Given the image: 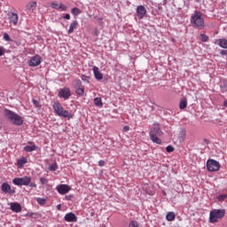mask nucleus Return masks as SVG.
Instances as JSON below:
<instances>
[{
  "label": "nucleus",
  "instance_id": "obj_1",
  "mask_svg": "<svg viewBox=\"0 0 227 227\" xmlns=\"http://www.w3.org/2000/svg\"><path fill=\"white\" fill-rule=\"evenodd\" d=\"M190 22L195 29H205V18H203V13L200 11H195L192 15Z\"/></svg>",
  "mask_w": 227,
  "mask_h": 227
},
{
  "label": "nucleus",
  "instance_id": "obj_2",
  "mask_svg": "<svg viewBox=\"0 0 227 227\" xmlns=\"http://www.w3.org/2000/svg\"><path fill=\"white\" fill-rule=\"evenodd\" d=\"M4 116L12 125H16V127H20L24 123V118L22 116L9 109L4 110Z\"/></svg>",
  "mask_w": 227,
  "mask_h": 227
},
{
  "label": "nucleus",
  "instance_id": "obj_3",
  "mask_svg": "<svg viewBox=\"0 0 227 227\" xmlns=\"http://www.w3.org/2000/svg\"><path fill=\"white\" fill-rule=\"evenodd\" d=\"M150 139L153 143H156V145H161L162 140L159 138V136H162V130H160V125L159 123H154L151 131L149 133Z\"/></svg>",
  "mask_w": 227,
  "mask_h": 227
},
{
  "label": "nucleus",
  "instance_id": "obj_4",
  "mask_svg": "<svg viewBox=\"0 0 227 227\" xmlns=\"http://www.w3.org/2000/svg\"><path fill=\"white\" fill-rule=\"evenodd\" d=\"M52 107L57 116H60L62 118H68V120H70V118H74V116L72 115V114H70V112L63 108V106H61V103L55 102Z\"/></svg>",
  "mask_w": 227,
  "mask_h": 227
},
{
  "label": "nucleus",
  "instance_id": "obj_5",
  "mask_svg": "<svg viewBox=\"0 0 227 227\" xmlns=\"http://www.w3.org/2000/svg\"><path fill=\"white\" fill-rule=\"evenodd\" d=\"M226 214V210L224 209H213L209 213V220L208 222L211 223L212 224L215 223H219L223 217H224Z\"/></svg>",
  "mask_w": 227,
  "mask_h": 227
},
{
  "label": "nucleus",
  "instance_id": "obj_6",
  "mask_svg": "<svg viewBox=\"0 0 227 227\" xmlns=\"http://www.w3.org/2000/svg\"><path fill=\"white\" fill-rule=\"evenodd\" d=\"M12 184H14V185H29V184H31V176H23V177H16L12 180Z\"/></svg>",
  "mask_w": 227,
  "mask_h": 227
},
{
  "label": "nucleus",
  "instance_id": "obj_7",
  "mask_svg": "<svg viewBox=\"0 0 227 227\" xmlns=\"http://www.w3.org/2000/svg\"><path fill=\"white\" fill-rule=\"evenodd\" d=\"M221 165L215 160L209 159L207 161V169L209 171H219Z\"/></svg>",
  "mask_w": 227,
  "mask_h": 227
},
{
  "label": "nucleus",
  "instance_id": "obj_8",
  "mask_svg": "<svg viewBox=\"0 0 227 227\" xmlns=\"http://www.w3.org/2000/svg\"><path fill=\"white\" fill-rule=\"evenodd\" d=\"M58 97L64 98V100H68L72 97V92H70L69 88L64 87L59 90Z\"/></svg>",
  "mask_w": 227,
  "mask_h": 227
},
{
  "label": "nucleus",
  "instance_id": "obj_9",
  "mask_svg": "<svg viewBox=\"0 0 227 227\" xmlns=\"http://www.w3.org/2000/svg\"><path fill=\"white\" fill-rule=\"evenodd\" d=\"M137 17H138L140 20H143V19L146 17V7L144 5H138L137 7Z\"/></svg>",
  "mask_w": 227,
  "mask_h": 227
},
{
  "label": "nucleus",
  "instance_id": "obj_10",
  "mask_svg": "<svg viewBox=\"0 0 227 227\" xmlns=\"http://www.w3.org/2000/svg\"><path fill=\"white\" fill-rule=\"evenodd\" d=\"M10 24L19 26V14L15 12H8L7 14Z\"/></svg>",
  "mask_w": 227,
  "mask_h": 227
},
{
  "label": "nucleus",
  "instance_id": "obj_11",
  "mask_svg": "<svg viewBox=\"0 0 227 227\" xmlns=\"http://www.w3.org/2000/svg\"><path fill=\"white\" fill-rule=\"evenodd\" d=\"M42 63V57L35 55L32 57L28 62L29 67H38Z\"/></svg>",
  "mask_w": 227,
  "mask_h": 227
},
{
  "label": "nucleus",
  "instance_id": "obj_12",
  "mask_svg": "<svg viewBox=\"0 0 227 227\" xmlns=\"http://www.w3.org/2000/svg\"><path fill=\"white\" fill-rule=\"evenodd\" d=\"M59 194H68L70 192V186L67 184H59L56 187Z\"/></svg>",
  "mask_w": 227,
  "mask_h": 227
},
{
  "label": "nucleus",
  "instance_id": "obj_13",
  "mask_svg": "<svg viewBox=\"0 0 227 227\" xmlns=\"http://www.w3.org/2000/svg\"><path fill=\"white\" fill-rule=\"evenodd\" d=\"M1 189L3 192L8 193V194H15V188H12L8 183H3Z\"/></svg>",
  "mask_w": 227,
  "mask_h": 227
},
{
  "label": "nucleus",
  "instance_id": "obj_14",
  "mask_svg": "<svg viewBox=\"0 0 227 227\" xmlns=\"http://www.w3.org/2000/svg\"><path fill=\"white\" fill-rule=\"evenodd\" d=\"M12 212H15V214H19L22 212V206L19 202H12L11 204Z\"/></svg>",
  "mask_w": 227,
  "mask_h": 227
},
{
  "label": "nucleus",
  "instance_id": "obj_15",
  "mask_svg": "<svg viewBox=\"0 0 227 227\" xmlns=\"http://www.w3.org/2000/svg\"><path fill=\"white\" fill-rule=\"evenodd\" d=\"M64 220L67 223H77V217H76L75 214H74L72 212L66 214V215L64 216Z\"/></svg>",
  "mask_w": 227,
  "mask_h": 227
},
{
  "label": "nucleus",
  "instance_id": "obj_16",
  "mask_svg": "<svg viewBox=\"0 0 227 227\" xmlns=\"http://www.w3.org/2000/svg\"><path fill=\"white\" fill-rule=\"evenodd\" d=\"M92 70H93L94 77L95 79H97V81H102V79H104V74L100 73V69H98V67L94 66Z\"/></svg>",
  "mask_w": 227,
  "mask_h": 227
},
{
  "label": "nucleus",
  "instance_id": "obj_17",
  "mask_svg": "<svg viewBox=\"0 0 227 227\" xmlns=\"http://www.w3.org/2000/svg\"><path fill=\"white\" fill-rule=\"evenodd\" d=\"M35 10H36V2H30L26 6V12L28 15L31 14L32 12H35Z\"/></svg>",
  "mask_w": 227,
  "mask_h": 227
},
{
  "label": "nucleus",
  "instance_id": "obj_18",
  "mask_svg": "<svg viewBox=\"0 0 227 227\" xmlns=\"http://www.w3.org/2000/svg\"><path fill=\"white\" fill-rule=\"evenodd\" d=\"M215 45H219V47H222V49H227V39H215Z\"/></svg>",
  "mask_w": 227,
  "mask_h": 227
},
{
  "label": "nucleus",
  "instance_id": "obj_19",
  "mask_svg": "<svg viewBox=\"0 0 227 227\" xmlns=\"http://www.w3.org/2000/svg\"><path fill=\"white\" fill-rule=\"evenodd\" d=\"M79 23L77 22V20H74L69 27V29L67 31L68 35H72V33H74V29H75V27H77V25Z\"/></svg>",
  "mask_w": 227,
  "mask_h": 227
},
{
  "label": "nucleus",
  "instance_id": "obj_20",
  "mask_svg": "<svg viewBox=\"0 0 227 227\" xmlns=\"http://www.w3.org/2000/svg\"><path fill=\"white\" fill-rule=\"evenodd\" d=\"M176 218V215H175V212H168L166 215V219L167 221H175V219Z\"/></svg>",
  "mask_w": 227,
  "mask_h": 227
},
{
  "label": "nucleus",
  "instance_id": "obj_21",
  "mask_svg": "<svg viewBox=\"0 0 227 227\" xmlns=\"http://www.w3.org/2000/svg\"><path fill=\"white\" fill-rule=\"evenodd\" d=\"M73 86L75 90L79 89V88H82V82L79 79L74 80L73 82Z\"/></svg>",
  "mask_w": 227,
  "mask_h": 227
},
{
  "label": "nucleus",
  "instance_id": "obj_22",
  "mask_svg": "<svg viewBox=\"0 0 227 227\" xmlns=\"http://www.w3.org/2000/svg\"><path fill=\"white\" fill-rule=\"evenodd\" d=\"M94 104L95 106H97V107H102V106H104V104L102 103V98H95Z\"/></svg>",
  "mask_w": 227,
  "mask_h": 227
},
{
  "label": "nucleus",
  "instance_id": "obj_23",
  "mask_svg": "<svg viewBox=\"0 0 227 227\" xmlns=\"http://www.w3.org/2000/svg\"><path fill=\"white\" fill-rule=\"evenodd\" d=\"M185 107H187V99L183 98L179 103V109H185Z\"/></svg>",
  "mask_w": 227,
  "mask_h": 227
},
{
  "label": "nucleus",
  "instance_id": "obj_24",
  "mask_svg": "<svg viewBox=\"0 0 227 227\" xmlns=\"http://www.w3.org/2000/svg\"><path fill=\"white\" fill-rule=\"evenodd\" d=\"M24 150H25V152H28V153L35 152V150H36V146L35 145H26L24 147Z\"/></svg>",
  "mask_w": 227,
  "mask_h": 227
},
{
  "label": "nucleus",
  "instance_id": "obj_25",
  "mask_svg": "<svg viewBox=\"0 0 227 227\" xmlns=\"http://www.w3.org/2000/svg\"><path fill=\"white\" fill-rule=\"evenodd\" d=\"M76 95H79L80 97H84V86L80 87L79 89H75Z\"/></svg>",
  "mask_w": 227,
  "mask_h": 227
},
{
  "label": "nucleus",
  "instance_id": "obj_26",
  "mask_svg": "<svg viewBox=\"0 0 227 227\" xmlns=\"http://www.w3.org/2000/svg\"><path fill=\"white\" fill-rule=\"evenodd\" d=\"M71 13L73 15H74L75 17H77V15H81V10L77 7H74L72 10H71Z\"/></svg>",
  "mask_w": 227,
  "mask_h": 227
},
{
  "label": "nucleus",
  "instance_id": "obj_27",
  "mask_svg": "<svg viewBox=\"0 0 227 227\" xmlns=\"http://www.w3.org/2000/svg\"><path fill=\"white\" fill-rule=\"evenodd\" d=\"M27 162V160L26 158H22L18 160V168H22L24 164Z\"/></svg>",
  "mask_w": 227,
  "mask_h": 227
},
{
  "label": "nucleus",
  "instance_id": "obj_28",
  "mask_svg": "<svg viewBox=\"0 0 227 227\" xmlns=\"http://www.w3.org/2000/svg\"><path fill=\"white\" fill-rule=\"evenodd\" d=\"M128 227H139V223L137 221H130Z\"/></svg>",
  "mask_w": 227,
  "mask_h": 227
},
{
  "label": "nucleus",
  "instance_id": "obj_29",
  "mask_svg": "<svg viewBox=\"0 0 227 227\" xmlns=\"http://www.w3.org/2000/svg\"><path fill=\"white\" fill-rule=\"evenodd\" d=\"M179 139L180 141H184L185 139V130L182 129L179 134Z\"/></svg>",
  "mask_w": 227,
  "mask_h": 227
},
{
  "label": "nucleus",
  "instance_id": "obj_30",
  "mask_svg": "<svg viewBox=\"0 0 227 227\" xmlns=\"http://www.w3.org/2000/svg\"><path fill=\"white\" fill-rule=\"evenodd\" d=\"M32 102H33L35 107H36L37 109H40L42 107V106L40 105V101H38L36 99H32Z\"/></svg>",
  "mask_w": 227,
  "mask_h": 227
},
{
  "label": "nucleus",
  "instance_id": "obj_31",
  "mask_svg": "<svg viewBox=\"0 0 227 227\" xmlns=\"http://www.w3.org/2000/svg\"><path fill=\"white\" fill-rule=\"evenodd\" d=\"M58 169V163H53L49 167L50 171H56Z\"/></svg>",
  "mask_w": 227,
  "mask_h": 227
},
{
  "label": "nucleus",
  "instance_id": "obj_32",
  "mask_svg": "<svg viewBox=\"0 0 227 227\" xmlns=\"http://www.w3.org/2000/svg\"><path fill=\"white\" fill-rule=\"evenodd\" d=\"M200 40L202 42H208V35H207L205 34H200Z\"/></svg>",
  "mask_w": 227,
  "mask_h": 227
},
{
  "label": "nucleus",
  "instance_id": "obj_33",
  "mask_svg": "<svg viewBox=\"0 0 227 227\" xmlns=\"http://www.w3.org/2000/svg\"><path fill=\"white\" fill-rule=\"evenodd\" d=\"M81 79H82V81H83L84 82L90 83V76L82 74Z\"/></svg>",
  "mask_w": 227,
  "mask_h": 227
},
{
  "label": "nucleus",
  "instance_id": "obj_34",
  "mask_svg": "<svg viewBox=\"0 0 227 227\" xmlns=\"http://www.w3.org/2000/svg\"><path fill=\"white\" fill-rule=\"evenodd\" d=\"M40 182H41V184H43V185H47V184H49V179H47L45 177H41Z\"/></svg>",
  "mask_w": 227,
  "mask_h": 227
},
{
  "label": "nucleus",
  "instance_id": "obj_35",
  "mask_svg": "<svg viewBox=\"0 0 227 227\" xmlns=\"http://www.w3.org/2000/svg\"><path fill=\"white\" fill-rule=\"evenodd\" d=\"M59 10H61L62 12H67V5H65L63 4H59Z\"/></svg>",
  "mask_w": 227,
  "mask_h": 227
},
{
  "label": "nucleus",
  "instance_id": "obj_36",
  "mask_svg": "<svg viewBox=\"0 0 227 227\" xmlns=\"http://www.w3.org/2000/svg\"><path fill=\"white\" fill-rule=\"evenodd\" d=\"M51 6L53 10H59V4L58 3H51Z\"/></svg>",
  "mask_w": 227,
  "mask_h": 227
},
{
  "label": "nucleus",
  "instance_id": "obj_37",
  "mask_svg": "<svg viewBox=\"0 0 227 227\" xmlns=\"http://www.w3.org/2000/svg\"><path fill=\"white\" fill-rule=\"evenodd\" d=\"M166 150L168 153H171V152H175V147H173L172 145H168L166 147Z\"/></svg>",
  "mask_w": 227,
  "mask_h": 227
},
{
  "label": "nucleus",
  "instance_id": "obj_38",
  "mask_svg": "<svg viewBox=\"0 0 227 227\" xmlns=\"http://www.w3.org/2000/svg\"><path fill=\"white\" fill-rule=\"evenodd\" d=\"M227 195L226 194H221L218 196V201H224L226 200Z\"/></svg>",
  "mask_w": 227,
  "mask_h": 227
},
{
  "label": "nucleus",
  "instance_id": "obj_39",
  "mask_svg": "<svg viewBox=\"0 0 227 227\" xmlns=\"http://www.w3.org/2000/svg\"><path fill=\"white\" fill-rule=\"evenodd\" d=\"M4 40H5V42H10L12 39L10 38V35L7 33H4Z\"/></svg>",
  "mask_w": 227,
  "mask_h": 227
},
{
  "label": "nucleus",
  "instance_id": "obj_40",
  "mask_svg": "<svg viewBox=\"0 0 227 227\" xmlns=\"http://www.w3.org/2000/svg\"><path fill=\"white\" fill-rule=\"evenodd\" d=\"M36 201L39 205H43L45 203V199L37 198Z\"/></svg>",
  "mask_w": 227,
  "mask_h": 227
},
{
  "label": "nucleus",
  "instance_id": "obj_41",
  "mask_svg": "<svg viewBox=\"0 0 227 227\" xmlns=\"http://www.w3.org/2000/svg\"><path fill=\"white\" fill-rule=\"evenodd\" d=\"M98 166H100V168H104V166H106V161L104 160H100L98 161Z\"/></svg>",
  "mask_w": 227,
  "mask_h": 227
},
{
  "label": "nucleus",
  "instance_id": "obj_42",
  "mask_svg": "<svg viewBox=\"0 0 227 227\" xmlns=\"http://www.w3.org/2000/svg\"><path fill=\"white\" fill-rule=\"evenodd\" d=\"M4 52H5L4 47L0 46V57L4 56Z\"/></svg>",
  "mask_w": 227,
  "mask_h": 227
},
{
  "label": "nucleus",
  "instance_id": "obj_43",
  "mask_svg": "<svg viewBox=\"0 0 227 227\" xmlns=\"http://www.w3.org/2000/svg\"><path fill=\"white\" fill-rule=\"evenodd\" d=\"M221 56H227V50H222L220 51Z\"/></svg>",
  "mask_w": 227,
  "mask_h": 227
},
{
  "label": "nucleus",
  "instance_id": "obj_44",
  "mask_svg": "<svg viewBox=\"0 0 227 227\" xmlns=\"http://www.w3.org/2000/svg\"><path fill=\"white\" fill-rule=\"evenodd\" d=\"M122 130L123 132H129V130H130V128L129 126H124Z\"/></svg>",
  "mask_w": 227,
  "mask_h": 227
},
{
  "label": "nucleus",
  "instance_id": "obj_45",
  "mask_svg": "<svg viewBox=\"0 0 227 227\" xmlns=\"http://www.w3.org/2000/svg\"><path fill=\"white\" fill-rule=\"evenodd\" d=\"M63 19H66L67 20H70V15L68 13H67Z\"/></svg>",
  "mask_w": 227,
  "mask_h": 227
},
{
  "label": "nucleus",
  "instance_id": "obj_46",
  "mask_svg": "<svg viewBox=\"0 0 227 227\" xmlns=\"http://www.w3.org/2000/svg\"><path fill=\"white\" fill-rule=\"evenodd\" d=\"M28 185H29V187H34V188L36 187V184H35V183H30Z\"/></svg>",
  "mask_w": 227,
  "mask_h": 227
},
{
  "label": "nucleus",
  "instance_id": "obj_47",
  "mask_svg": "<svg viewBox=\"0 0 227 227\" xmlns=\"http://www.w3.org/2000/svg\"><path fill=\"white\" fill-rule=\"evenodd\" d=\"M57 208H58L59 210H61V206H60V204H59V205L57 206Z\"/></svg>",
  "mask_w": 227,
  "mask_h": 227
}]
</instances>
